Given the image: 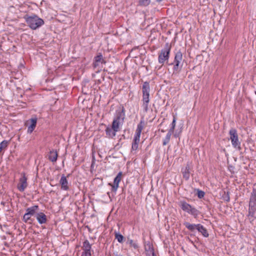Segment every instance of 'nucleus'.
Wrapping results in <instances>:
<instances>
[{"instance_id":"f257e3e1","label":"nucleus","mask_w":256,"mask_h":256,"mask_svg":"<svg viewBox=\"0 0 256 256\" xmlns=\"http://www.w3.org/2000/svg\"><path fill=\"white\" fill-rule=\"evenodd\" d=\"M125 118V109L124 106L116 110L111 126L106 127L105 131L107 136L113 138L116 135V132L120 130V126L122 125Z\"/></svg>"},{"instance_id":"f03ea898","label":"nucleus","mask_w":256,"mask_h":256,"mask_svg":"<svg viewBox=\"0 0 256 256\" xmlns=\"http://www.w3.org/2000/svg\"><path fill=\"white\" fill-rule=\"evenodd\" d=\"M28 26L32 30H35L42 26L44 20L35 14H26L24 17Z\"/></svg>"},{"instance_id":"7ed1b4c3","label":"nucleus","mask_w":256,"mask_h":256,"mask_svg":"<svg viewBox=\"0 0 256 256\" xmlns=\"http://www.w3.org/2000/svg\"><path fill=\"white\" fill-rule=\"evenodd\" d=\"M142 106L145 112L148 110V104L150 102V84L149 82H144L142 88Z\"/></svg>"},{"instance_id":"20e7f679","label":"nucleus","mask_w":256,"mask_h":256,"mask_svg":"<svg viewBox=\"0 0 256 256\" xmlns=\"http://www.w3.org/2000/svg\"><path fill=\"white\" fill-rule=\"evenodd\" d=\"M184 225L190 232H194L195 230H197L200 232L204 237L208 238L209 236V234L206 229L201 224H192L188 222H184Z\"/></svg>"},{"instance_id":"39448f33","label":"nucleus","mask_w":256,"mask_h":256,"mask_svg":"<svg viewBox=\"0 0 256 256\" xmlns=\"http://www.w3.org/2000/svg\"><path fill=\"white\" fill-rule=\"evenodd\" d=\"M178 205L183 211L192 214L196 218L200 214V212L198 210L192 206L184 200H180L179 202Z\"/></svg>"},{"instance_id":"423d86ee","label":"nucleus","mask_w":256,"mask_h":256,"mask_svg":"<svg viewBox=\"0 0 256 256\" xmlns=\"http://www.w3.org/2000/svg\"><path fill=\"white\" fill-rule=\"evenodd\" d=\"M182 58V54L180 50L175 54L173 62L170 64V65H173V74H178L182 68V64L181 62Z\"/></svg>"},{"instance_id":"0eeeda50","label":"nucleus","mask_w":256,"mask_h":256,"mask_svg":"<svg viewBox=\"0 0 256 256\" xmlns=\"http://www.w3.org/2000/svg\"><path fill=\"white\" fill-rule=\"evenodd\" d=\"M170 50L171 45L168 42L166 43L164 48L158 54V60L160 64H163L166 61H168Z\"/></svg>"},{"instance_id":"6e6552de","label":"nucleus","mask_w":256,"mask_h":256,"mask_svg":"<svg viewBox=\"0 0 256 256\" xmlns=\"http://www.w3.org/2000/svg\"><path fill=\"white\" fill-rule=\"evenodd\" d=\"M229 134L232 146L234 148L240 150H242L240 142L238 140L236 130L234 128H231L229 132Z\"/></svg>"},{"instance_id":"1a4fd4ad","label":"nucleus","mask_w":256,"mask_h":256,"mask_svg":"<svg viewBox=\"0 0 256 256\" xmlns=\"http://www.w3.org/2000/svg\"><path fill=\"white\" fill-rule=\"evenodd\" d=\"M21 177L19 179V182L17 185V188L20 192H23L27 188L28 184L27 182L28 178L24 172L20 174Z\"/></svg>"},{"instance_id":"9d476101","label":"nucleus","mask_w":256,"mask_h":256,"mask_svg":"<svg viewBox=\"0 0 256 256\" xmlns=\"http://www.w3.org/2000/svg\"><path fill=\"white\" fill-rule=\"evenodd\" d=\"M106 61L104 60L102 53H98L96 56L94 58L92 66L94 68L100 67L103 64H105Z\"/></svg>"},{"instance_id":"9b49d317","label":"nucleus","mask_w":256,"mask_h":256,"mask_svg":"<svg viewBox=\"0 0 256 256\" xmlns=\"http://www.w3.org/2000/svg\"><path fill=\"white\" fill-rule=\"evenodd\" d=\"M122 172H120L118 173L116 177L114 178V184H108L112 186V191L116 192L118 188L119 182L122 180Z\"/></svg>"},{"instance_id":"f8f14e48","label":"nucleus","mask_w":256,"mask_h":256,"mask_svg":"<svg viewBox=\"0 0 256 256\" xmlns=\"http://www.w3.org/2000/svg\"><path fill=\"white\" fill-rule=\"evenodd\" d=\"M256 213V203L254 202L248 203V216L252 218H256L254 216Z\"/></svg>"},{"instance_id":"ddd939ff","label":"nucleus","mask_w":256,"mask_h":256,"mask_svg":"<svg viewBox=\"0 0 256 256\" xmlns=\"http://www.w3.org/2000/svg\"><path fill=\"white\" fill-rule=\"evenodd\" d=\"M60 184L61 186V188L64 190H69V186H68V181L66 179V177L62 174L61 176Z\"/></svg>"},{"instance_id":"4468645a","label":"nucleus","mask_w":256,"mask_h":256,"mask_svg":"<svg viewBox=\"0 0 256 256\" xmlns=\"http://www.w3.org/2000/svg\"><path fill=\"white\" fill-rule=\"evenodd\" d=\"M36 217L40 224H44L47 222L46 216L42 212H37Z\"/></svg>"},{"instance_id":"2eb2a0df","label":"nucleus","mask_w":256,"mask_h":256,"mask_svg":"<svg viewBox=\"0 0 256 256\" xmlns=\"http://www.w3.org/2000/svg\"><path fill=\"white\" fill-rule=\"evenodd\" d=\"M182 174L183 178L188 180L190 178V166L189 164H187L185 168L182 169Z\"/></svg>"},{"instance_id":"dca6fc26","label":"nucleus","mask_w":256,"mask_h":256,"mask_svg":"<svg viewBox=\"0 0 256 256\" xmlns=\"http://www.w3.org/2000/svg\"><path fill=\"white\" fill-rule=\"evenodd\" d=\"M36 122L37 118H36L30 119V124L28 128V133L31 134L34 131L36 126Z\"/></svg>"},{"instance_id":"f3484780","label":"nucleus","mask_w":256,"mask_h":256,"mask_svg":"<svg viewBox=\"0 0 256 256\" xmlns=\"http://www.w3.org/2000/svg\"><path fill=\"white\" fill-rule=\"evenodd\" d=\"M58 156V154L57 152L54 150H52L49 152L48 158L52 162H54L57 160Z\"/></svg>"},{"instance_id":"a211bd4d","label":"nucleus","mask_w":256,"mask_h":256,"mask_svg":"<svg viewBox=\"0 0 256 256\" xmlns=\"http://www.w3.org/2000/svg\"><path fill=\"white\" fill-rule=\"evenodd\" d=\"M144 120H141L140 122L138 124L137 128L136 130V132L134 135V136H136L138 138H140V134L144 128Z\"/></svg>"},{"instance_id":"6ab92c4d","label":"nucleus","mask_w":256,"mask_h":256,"mask_svg":"<svg viewBox=\"0 0 256 256\" xmlns=\"http://www.w3.org/2000/svg\"><path fill=\"white\" fill-rule=\"evenodd\" d=\"M38 208H39L38 206H34L32 207L28 208H26V213H27L28 214L29 216H34L35 214H36L37 213L36 211L38 210Z\"/></svg>"},{"instance_id":"aec40b11","label":"nucleus","mask_w":256,"mask_h":256,"mask_svg":"<svg viewBox=\"0 0 256 256\" xmlns=\"http://www.w3.org/2000/svg\"><path fill=\"white\" fill-rule=\"evenodd\" d=\"M140 138H138L136 136H134L132 145V149L131 152H132L133 151H136L138 148V144L140 142Z\"/></svg>"},{"instance_id":"412c9836","label":"nucleus","mask_w":256,"mask_h":256,"mask_svg":"<svg viewBox=\"0 0 256 256\" xmlns=\"http://www.w3.org/2000/svg\"><path fill=\"white\" fill-rule=\"evenodd\" d=\"M82 248L84 251L83 252L91 253L90 252V250L92 248L91 244H90L88 240H86L84 241V242H83V245H82Z\"/></svg>"},{"instance_id":"4be33fe9","label":"nucleus","mask_w":256,"mask_h":256,"mask_svg":"<svg viewBox=\"0 0 256 256\" xmlns=\"http://www.w3.org/2000/svg\"><path fill=\"white\" fill-rule=\"evenodd\" d=\"M249 202L256 203V188H253L250 194Z\"/></svg>"},{"instance_id":"5701e85b","label":"nucleus","mask_w":256,"mask_h":256,"mask_svg":"<svg viewBox=\"0 0 256 256\" xmlns=\"http://www.w3.org/2000/svg\"><path fill=\"white\" fill-rule=\"evenodd\" d=\"M115 238L120 243H122L124 240V236L119 232H114Z\"/></svg>"},{"instance_id":"b1692460","label":"nucleus","mask_w":256,"mask_h":256,"mask_svg":"<svg viewBox=\"0 0 256 256\" xmlns=\"http://www.w3.org/2000/svg\"><path fill=\"white\" fill-rule=\"evenodd\" d=\"M126 243L130 245V247H132L134 249H138V244L134 242L133 240L130 239L129 238H128Z\"/></svg>"},{"instance_id":"393cba45","label":"nucleus","mask_w":256,"mask_h":256,"mask_svg":"<svg viewBox=\"0 0 256 256\" xmlns=\"http://www.w3.org/2000/svg\"><path fill=\"white\" fill-rule=\"evenodd\" d=\"M176 116H173V120L171 124V127L170 128V130H168V132H170L172 134L174 133V130L175 127H176Z\"/></svg>"},{"instance_id":"a878e982","label":"nucleus","mask_w":256,"mask_h":256,"mask_svg":"<svg viewBox=\"0 0 256 256\" xmlns=\"http://www.w3.org/2000/svg\"><path fill=\"white\" fill-rule=\"evenodd\" d=\"M172 134L168 132L167 133L166 136L164 139L162 144L163 146L166 145L170 141L171 136Z\"/></svg>"},{"instance_id":"bb28decb","label":"nucleus","mask_w":256,"mask_h":256,"mask_svg":"<svg viewBox=\"0 0 256 256\" xmlns=\"http://www.w3.org/2000/svg\"><path fill=\"white\" fill-rule=\"evenodd\" d=\"M150 0H139L138 5L142 6H146L150 4Z\"/></svg>"},{"instance_id":"cd10ccee","label":"nucleus","mask_w":256,"mask_h":256,"mask_svg":"<svg viewBox=\"0 0 256 256\" xmlns=\"http://www.w3.org/2000/svg\"><path fill=\"white\" fill-rule=\"evenodd\" d=\"M8 141L6 140H4L0 143V152L3 149L6 148L8 146Z\"/></svg>"},{"instance_id":"c85d7f7f","label":"nucleus","mask_w":256,"mask_h":256,"mask_svg":"<svg viewBox=\"0 0 256 256\" xmlns=\"http://www.w3.org/2000/svg\"><path fill=\"white\" fill-rule=\"evenodd\" d=\"M230 194L229 192H224V194L222 196L224 200L228 202L230 200Z\"/></svg>"},{"instance_id":"c756f323","label":"nucleus","mask_w":256,"mask_h":256,"mask_svg":"<svg viewBox=\"0 0 256 256\" xmlns=\"http://www.w3.org/2000/svg\"><path fill=\"white\" fill-rule=\"evenodd\" d=\"M145 251H149L150 250H154L152 245L148 242L146 245H145Z\"/></svg>"},{"instance_id":"7c9ffc66","label":"nucleus","mask_w":256,"mask_h":256,"mask_svg":"<svg viewBox=\"0 0 256 256\" xmlns=\"http://www.w3.org/2000/svg\"><path fill=\"white\" fill-rule=\"evenodd\" d=\"M22 220L25 222H27L28 220H32L31 216H29L27 213H26L23 216Z\"/></svg>"},{"instance_id":"2f4dec72","label":"nucleus","mask_w":256,"mask_h":256,"mask_svg":"<svg viewBox=\"0 0 256 256\" xmlns=\"http://www.w3.org/2000/svg\"><path fill=\"white\" fill-rule=\"evenodd\" d=\"M197 191H198L197 196H198V198H202L205 194L204 192L202 190H200L199 189H198Z\"/></svg>"},{"instance_id":"473e14b6","label":"nucleus","mask_w":256,"mask_h":256,"mask_svg":"<svg viewBox=\"0 0 256 256\" xmlns=\"http://www.w3.org/2000/svg\"><path fill=\"white\" fill-rule=\"evenodd\" d=\"M146 256H154L156 255L154 249L152 250H150L149 251H146Z\"/></svg>"},{"instance_id":"72a5a7b5","label":"nucleus","mask_w":256,"mask_h":256,"mask_svg":"<svg viewBox=\"0 0 256 256\" xmlns=\"http://www.w3.org/2000/svg\"><path fill=\"white\" fill-rule=\"evenodd\" d=\"M110 256H123L122 254H118V252H110Z\"/></svg>"},{"instance_id":"f704fd0d","label":"nucleus","mask_w":256,"mask_h":256,"mask_svg":"<svg viewBox=\"0 0 256 256\" xmlns=\"http://www.w3.org/2000/svg\"><path fill=\"white\" fill-rule=\"evenodd\" d=\"M94 164H95V160H94V158H93L92 160V164H91V166H90L91 171L92 170H94Z\"/></svg>"},{"instance_id":"c9c22d12","label":"nucleus","mask_w":256,"mask_h":256,"mask_svg":"<svg viewBox=\"0 0 256 256\" xmlns=\"http://www.w3.org/2000/svg\"><path fill=\"white\" fill-rule=\"evenodd\" d=\"M82 256H91V253L82 252Z\"/></svg>"},{"instance_id":"e433bc0d","label":"nucleus","mask_w":256,"mask_h":256,"mask_svg":"<svg viewBox=\"0 0 256 256\" xmlns=\"http://www.w3.org/2000/svg\"><path fill=\"white\" fill-rule=\"evenodd\" d=\"M161 132H165V131H164V130H161Z\"/></svg>"},{"instance_id":"4c0bfd02","label":"nucleus","mask_w":256,"mask_h":256,"mask_svg":"<svg viewBox=\"0 0 256 256\" xmlns=\"http://www.w3.org/2000/svg\"><path fill=\"white\" fill-rule=\"evenodd\" d=\"M107 194H108V196H109V197L110 198V192H108L107 193Z\"/></svg>"},{"instance_id":"58836bf2","label":"nucleus","mask_w":256,"mask_h":256,"mask_svg":"<svg viewBox=\"0 0 256 256\" xmlns=\"http://www.w3.org/2000/svg\"><path fill=\"white\" fill-rule=\"evenodd\" d=\"M70 174H68V176H67V178L69 177L70 176Z\"/></svg>"},{"instance_id":"ea45409f","label":"nucleus","mask_w":256,"mask_h":256,"mask_svg":"<svg viewBox=\"0 0 256 256\" xmlns=\"http://www.w3.org/2000/svg\"><path fill=\"white\" fill-rule=\"evenodd\" d=\"M17 89H18V90H21V89H20V88H17Z\"/></svg>"},{"instance_id":"a19ab883","label":"nucleus","mask_w":256,"mask_h":256,"mask_svg":"<svg viewBox=\"0 0 256 256\" xmlns=\"http://www.w3.org/2000/svg\"><path fill=\"white\" fill-rule=\"evenodd\" d=\"M222 0H218L219 2H221Z\"/></svg>"},{"instance_id":"79ce46f5","label":"nucleus","mask_w":256,"mask_h":256,"mask_svg":"<svg viewBox=\"0 0 256 256\" xmlns=\"http://www.w3.org/2000/svg\"><path fill=\"white\" fill-rule=\"evenodd\" d=\"M1 47H2V46H1V45L0 44V50L1 49Z\"/></svg>"}]
</instances>
